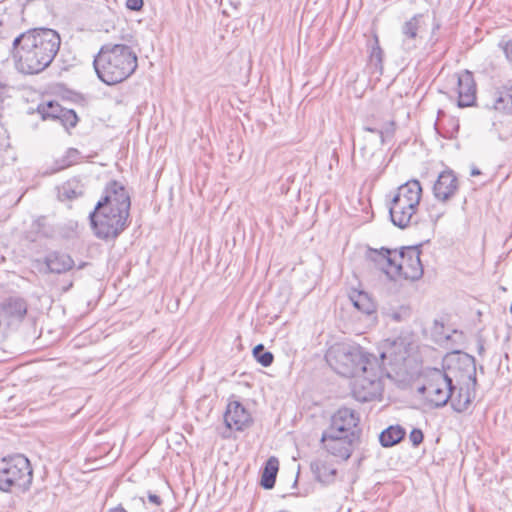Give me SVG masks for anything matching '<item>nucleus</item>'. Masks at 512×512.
Wrapping results in <instances>:
<instances>
[{"label":"nucleus","instance_id":"1","mask_svg":"<svg viewBox=\"0 0 512 512\" xmlns=\"http://www.w3.org/2000/svg\"><path fill=\"white\" fill-rule=\"evenodd\" d=\"M61 45L57 31L33 28L18 35L12 42L16 68L23 74H38L50 66Z\"/></svg>","mask_w":512,"mask_h":512},{"label":"nucleus","instance_id":"2","mask_svg":"<svg viewBox=\"0 0 512 512\" xmlns=\"http://www.w3.org/2000/svg\"><path fill=\"white\" fill-rule=\"evenodd\" d=\"M130 196L118 181H109L103 197L98 201L89 218L95 235L101 239H115L128 226Z\"/></svg>","mask_w":512,"mask_h":512},{"label":"nucleus","instance_id":"3","mask_svg":"<svg viewBox=\"0 0 512 512\" xmlns=\"http://www.w3.org/2000/svg\"><path fill=\"white\" fill-rule=\"evenodd\" d=\"M421 251L417 246L401 249H369L367 258L391 280H419L424 273L420 260Z\"/></svg>","mask_w":512,"mask_h":512},{"label":"nucleus","instance_id":"4","mask_svg":"<svg viewBox=\"0 0 512 512\" xmlns=\"http://www.w3.org/2000/svg\"><path fill=\"white\" fill-rule=\"evenodd\" d=\"M97 77L106 85L128 79L138 67L134 50L126 44L107 43L101 46L93 60Z\"/></svg>","mask_w":512,"mask_h":512},{"label":"nucleus","instance_id":"5","mask_svg":"<svg viewBox=\"0 0 512 512\" xmlns=\"http://www.w3.org/2000/svg\"><path fill=\"white\" fill-rule=\"evenodd\" d=\"M326 361L339 375L355 377L365 372L369 365L377 362L376 358L365 352L359 345L335 343L326 352Z\"/></svg>","mask_w":512,"mask_h":512},{"label":"nucleus","instance_id":"6","mask_svg":"<svg viewBox=\"0 0 512 512\" xmlns=\"http://www.w3.org/2000/svg\"><path fill=\"white\" fill-rule=\"evenodd\" d=\"M422 196V187L418 180H410L401 185L391 200L389 214L392 223L399 228L411 224Z\"/></svg>","mask_w":512,"mask_h":512},{"label":"nucleus","instance_id":"7","mask_svg":"<svg viewBox=\"0 0 512 512\" xmlns=\"http://www.w3.org/2000/svg\"><path fill=\"white\" fill-rule=\"evenodd\" d=\"M33 480V471L28 458L16 454L0 460V490L27 491Z\"/></svg>","mask_w":512,"mask_h":512},{"label":"nucleus","instance_id":"8","mask_svg":"<svg viewBox=\"0 0 512 512\" xmlns=\"http://www.w3.org/2000/svg\"><path fill=\"white\" fill-rule=\"evenodd\" d=\"M454 389L455 386L449 373L432 369L426 373L425 383L418 388V391L434 407H443L452 397Z\"/></svg>","mask_w":512,"mask_h":512},{"label":"nucleus","instance_id":"9","mask_svg":"<svg viewBox=\"0 0 512 512\" xmlns=\"http://www.w3.org/2000/svg\"><path fill=\"white\" fill-rule=\"evenodd\" d=\"M353 378L352 393L356 400L368 402L381 396L382 383L376 362L369 365L365 372H360Z\"/></svg>","mask_w":512,"mask_h":512},{"label":"nucleus","instance_id":"10","mask_svg":"<svg viewBox=\"0 0 512 512\" xmlns=\"http://www.w3.org/2000/svg\"><path fill=\"white\" fill-rule=\"evenodd\" d=\"M357 433H338L325 430L321 436L322 447L331 455L347 460L353 452V443Z\"/></svg>","mask_w":512,"mask_h":512},{"label":"nucleus","instance_id":"11","mask_svg":"<svg viewBox=\"0 0 512 512\" xmlns=\"http://www.w3.org/2000/svg\"><path fill=\"white\" fill-rule=\"evenodd\" d=\"M460 372L462 377L467 378L468 382L471 384L473 389L477 385L476 379V360L473 356L463 353L457 352L454 358L450 359V363L447 367V373L453 374L455 372Z\"/></svg>","mask_w":512,"mask_h":512},{"label":"nucleus","instance_id":"12","mask_svg":"<svg viewBox=\"0 0 512 512\" xmlns=\"http://www.w3.org/2000/svg\"><path fill=\"white\" fill-rule=\"evenodd\" d=\"M224 422L226 427L231 430L243 431L251 425L252 417L240 402L231 401L227 405Z\"/></svg>","mask_w":512,"mask_h":512},{"label":"nucleus","instance_id":"13","mask_svg":"<svg viewBox=\"0 0 512 512\" xmlns=\"http://www.w3.org/2000/svg\"><path fill=\"white\" fill-rule=\"evenodd\" d=\"M423 19V14H416L402 25V46L406 51L416 49L421 43Z\"/></svg>","mask_w":512,"mask_h":512},{"label":"nucleus","instance_id":"14","mask_svg":"<svg viewBox=\"0 0 512 512\" xmlns=\"http://www.w3.org/2000/svg\"><path fill=\"white\" fill-rule=\"evenodd\" d=\"M359 421V415L354 410L342 407L332 416L328 430L343 434L356 433Z\"/></svg>","mask_w":512,"mask_h":512},{"label":"nucleus","instance_id":"15","mask_svg":"<svg viewBox=\"0 0 512 512\" xmlns=\"http://www.w3.org/2000/svg\"><path fill=\"white\" fill-rule=\"evenodd\" d=\"M457 190L458 179L452 170L442 171L433 186V194L441 202L450 200Z\"/></svg>","mask_w":512,"mask_h":512},{"label":"nucleus","instance_id":"16","mask_svg":"<svg viewBox=\"0 0 512 512\" xmlns=\"http://www.w3.org/2000/svg\"><path fill=\"white\" fill-rule=\"evenodd\" d=\"M458 106L470 107L476 101V84L473 75L464 71L457 78Z\"/></svg>","mask_w":512,"mask_h":512},{"label":"nucleus","instance_id":"17","mask_svg":"<svg viewBox=\"0 0 512 512\" xmlns=\"http://www.w3.org/2000/svg\"><path fill=\"white\" fill-rule=\"evenodd\" d=\"M311 471L315 479L324 484L329 485L335 482L337 476V469L325 460H314L311 462Z\"/></svg>","mask_w":512,"mask_h":512},{"label":"nucleus","instance_id":"18","mask_svg":"<svg viewBox=\"0 0 512 512\" xmlns=\"http://www.w3.org/2000/svg\"><path fill=\"white\" fill-rule=\"evenodd\" d=\"M45 264L51 273H65L73 268V259L64 253L52 252L45 258Z\"/></svg>","mask_w":512,"mask_h":512},{"label":"nucleus","instance_id":"19","mask_svg":"<svg viewBox=\"0 0 512 512\" xmlns=\"http://www.w3.org/2000/svg\"><path fill=\"white\" fill-rule=\"evenodd\" d=\"M487 107L512 115V86L505 88L504 92H494Z\"/></svg>","mask_w":512,"mask_h":512},{"label":"nucleus","instance_id":"20","mask_svg":"<svg viewBox=\"0 0 512 512\" xmlns=\"http://www.w3.org/2000/svg\"><path fill=\"white\" fill-rule=\"evenodd\" d=\"M469 385L471 384L468 383V387L465 390L461 387L456 395L452 391V397L450 398L451 406L458 413L466 411L475 396V388L473 389L472 386L470 388Z\"/></svg>","mask_w":512,"mask_h":512},{"label":"nucleus","instance_id":"21","mask_svg":"<svg viewBox=\"0 0 512 512\" xmlns=\"http://www.w3.org/2000/svg\"><path fill=\"white\" fill-rule=\"evenodd\" d=\"M26 313V302L20 298H10L0 305V314L21 319Z\"/></svg>","mask_w":512,"mask_h":512},{"label":"nucleus","instance_id":"22","mask_svg":"<svg viewBox=\"0 0 512 512\" xmlns=\"http://www.w3.org/2000/svg\"><path fill=\"white\" fill-rule=\"evenodd\" d=\"M405 434V429L400 425H391L380 433L379 441L383 447H392L398 444Z\"/></svg>","mask_w":512,"mask_h":512},{"label":"nucleus","instance_id":"23","mask_svg":"<svg viewBox=\"0 0 512 512\" xmlns=\"http://www.w3.org/2000/svg\"><path fill=\"white\" fill-rule=\"evenodd\" d=\"M279 468L277 458L270 457L264 467L261 476V485L265 489H272L275 485L276 476Z\"/></svg>","mask_w":512,"mask_h":512},{"label":"nucleus","instance_id":"24","mask_svg":"<svg viewBox=\"0 0 512 512\" xmlns=\"http://www.w3.org/2000/svg\"><path fill=\"white\" fill-rule=\"evenodd\" d=\"M349 297L360 312L370 315L375 311V304L366 292L353 291Z\"/></svg>","mask_w":512,"mask_h":512},{"label":"nucleus","instance_id":"25","mask_svg":"<svg viewBox=\"0 0 512 512\" xmlns=\"http://www.w3.org/2000/svg\"><path fill=\"white\" fill-rule=\"evenodd\" d=\"M37 111L41 115L43 120H58L61 113L63 112V107L56 101H49L46 103L39 104Z\"/></svg>","mask_w":512,"mask_h":512},{"label":"nucleus","instance_id":"26","mask_svg":"<svg viewBox=\"0 0 512 512\" xmlns=\"http://www.w3.org/2000/svg\"><path fill=\"white\" fill-rule=\"evenodd\" d=\"M82 195V189L78 181H67L61 188L60 196L72 200Z\"/></svg>","mask_w":512,"mask_h":512},{"label":"nucleus","instance_id":"27","mask_svg":"<svg viewBox=\"0 0 512 512\" xmlns=\"http://www.w3.org/2000/svg\"><path fill=\"white\" fill-rule=\"evenodd\" d=\"M253 356L263 367H269L274 361V355L270 351H266L262 344H258L253 348Z\"/></svg>","mask_w":512,"mask_h":512},{"label":"nucleus","instance_id":"28","mask_svg":"<svg viewBox=\"0 0 512 512\" xmlns=\"http://www.w3.org/2000/svg\"><path fill=\"white\" fill-rule=\"evenodd\" d=\"M396 344H394L393 347H391L389 350L381 353L382 360L389 359L390 365H399L406 359V350L400 351L399 353H396Z\"/></svg>","mask_w":512,"mask_h":512},{"label":"nucleus","instance_id":"29","mask_svg":"<svg viewBox=\"0 0 512 512\" xmlns=\"http://www.w3.org/2000/svg\"><path fill=\"white\" fill-rule=\"evenodd\" d=\"M379 129L380 142L381 144H385L387 140H390L394 136L396 124L393 120H390L379 127Z\"/></svg>","mask_w":512,"mask_h":512},{"label":"nucleus","instance_id":"30","mask_svg":"<svg viewBox=\"0 0 512 512\" xmlns=\"http://www.w3.org/2000/svg\"><path fill=\"white\" fill-rule=\"evenodd\" d=\"M58 120L65 126V127H75L78 122V117L76 113L71 109L63 108V112L61 113Z\"/></svg>","mask_w":512,"mask_h":512},{"label":"nucleus","instance_id":"31","mask_svg":"<svg viewBox=\"0 0 512 512\" xmlns=\"http://www.w3.org/2000/svg\"><path fill=\"white\" fill-rule=\"evenodd\" d=\"M370 59H371V62H373L375 64V66L381 67L382 59H383V51L379 46L377 37H375V43L371 49Z\"/></svg>","mask_w":512,"mask_h":512},{"label":"nucleus","instance_id":"32","mask_svg":"<svg viewBox=\"0 0 512 512\" xmlns=\"http://www.w3.org/2000/svg\"><path fill=\"white\" fill-rule=\"evenodd\" d=\"M424 439L422 430L414 428L409 434V440L414 447L419 446Z\"/></svg>","mask_w":512,"mask_h":512},{"label":"nucleus","instance_id":"33","mask_svg":"<svg viewBox=\"0 0 512 512\" xmlns=\"http://www.w3.org/2000/svg\"><path fill=\"white\" fill-rule=\"evenodd\" d=\"M144 5L143 0H126V7L131 11H139Z\"/></svg>","mask_w":512,"mask_h":512},{"label":"nucleus","instance_id":"34","mask_svg":"<svg viewBox=\"0 0 512 512\" xmlns=\"http://www.w3.org/2000/svg\"><path fill=\"white\" fill-rule=\"evenodd\" d=\"M503 51L506 59L512 65V40L506 42V44L503 46Z\"/></svg>","mask_w":512,"mask_h":512},{"label":"nucleus","instance_id":"35","mask_svg":"<svg viewBox=\"0 0 512 512\" xmlns=\"http://www.w3.org/2000/svg\"><path fill=\"white\" fill-rule=\"evenodd\" d=\"M148 500H149V502H151L152 504H154L156 506H159L162 504L161 498L156 494L149 493Z\"/></svg>","mask_w":512,"mask_h":512},{"label":"nucleus","instance_id":"36","mask_svg":"<svg viewBox=\"0 0 512 512\" xmlns=\"http://www.w3.org/2000/svg\"><path fill=\"white\" fill-rule=\"evenodd\" d=\"M364 130L367 131V132H371V133H376L379 135V127H376V126H365L364 127Z\"/></svg>","mask_w":512,"mask_h":512},{"label":"nucleus","instance_id":"37","mask_svg":"<svg viewBox=\"0 0 512 512\" xmlns=\"http://www.w3.org/2000/svg\"><path fill=\"white\" fill-rule=\"evenodd\" d=\"M479 174H480L479 169H477V168H473V169L471 170V175H472V176H477V175H479Z\"/></svg>","mask_w":512,"mask_h":512},{"label":"nucleus","instance_id":"38","mask_svg":"<svg viewBox=\"0 0 512 512\" xmlns=\"http://www.w3.org/2000/svg\"><path fill=\"white\" fill-rule=\"evenodd\" d=\"M43 221H44V219H43V218H42V219H38V220L36 221V225L40 228V227L42 226V222H43Z\"/></svg>","mask_w":512,"mask_h":512},{"label":"nucleus","instance_id":"39","mask_svg":"<svg viewBox=\"0 0 512 512\" xmlns=\"http://www.w3.org/2000/svg\"><path fill=\"white\" fill-rule=\"evenodd\" d=\"M42 235H43L44 237H49V236H50V233H49V232H47V231H43V232H42Z\"/></svg>","mask_w":512,"mask_h":512},{"label":"nucleus","instance_id":"40","mask_svg":"<svg viewBox=\"0 0 512 512\" xmlns=\"http://www.w3.org/2000/svg\"><path fill=\"white\" fill-rule=\"evenodd\" d=\"M69 153H77V151H76V150H74V149H71V150L69 151Z\"/></svg>","mask_w":512,"mask_h":512},{"label":"nucleus","instance_id":"41","mask_svg":"<svg viewBox=\"0 0 512 512\" xmlns=\"http://www.w3.org/2000/svg\"><path fill=\"white\" fill-rule=\"evenodd\" d=\"M484 350L483 346L481 345L479 348V351L482 352Z\"/></svg>","mask_w":512,"mask_h":512},{"label":"nucleus","instance_id":"42","mask_svg":"<svg viewBox=\"0 0 512 512\" xmlns=\"http://www.w3.org/2000/svg\"><path fill=\"white\" fill-rule=\"evenodd\" d=\"M439 27H440L439 24L435 25V29H439Z\"/></svg>","mask_w":512,"mask_h":512},{"label":"nucleus","instance_id":"43","mask_svg":"<svg viewBox=\"0 0 512 512\" xmlns=\"http://www.w3.org/2000/svg\"><path fill=\"white\" fill-rule=\"evenodd\" d=\"M139 500H140V502H141L142 504H144V500H143V498H140Z\"/></svg>","mask_w":512,"mask_h":512}]
</instances>
